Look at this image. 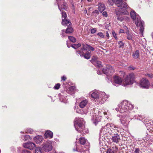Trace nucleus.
I'll return each instance as SVG.
<instances>
[{"mask_svg": "<svg viewBox=\"0 0 153 153\" xmlns=\"http://www.w3.org/2000/svg\"><path fill=\"white\" fill-rule=\"evenodd\" d=\"M130 16L133 21L135 22L136 26L138 27H140V31L142 33L144 29L143 27L144 22L141 21L139 15L136 14V12L134 10L131 11Z\"/></svg>", "mask_w": 153, "mask_h": 153, "instance_id": "1", "label": "nucleus"}, {"mask_svg": "<svg viewBox=\"0 0 153 153\" xmlns=\"http://www.w3.org/2000/svg\"><path fill=\"white\" fill-rule=\"evenodd\" d=\"M133 108V106L126 101H123L119 104L118 108L115 110L120 113L127 112L129 110H131Z\"/></svg>", "mask_w": 153, "mask_h": 153, "instance_id": "2", "label": "nucleus"}, {"mask_svg": "<svg viewBox=\"0 0 153 153\" xmlns=\"http://www.w3.org/2000/svg\"><path fill=\"white\" fill-rule=\"evenodd\" d=\"M100 92L97 91H94L91 94V97L94 99L95 101H97L100 104L104 103L106 100V96L104 95V93L100 95Z\"/></svg>", "mask_w": 153, "mask_h": 153, "instance_id": "3", "label": "nucleus"}, {"mask_svg": "<svg viewBox=\"0 0 153 153\" xmlns=\"http://www.w3.org/2000/svg\"><path fill=\"white\" fill-rule=\"evenodd\" d=\"M127 8H125L123 7H121V8L120 7H119V12H116V13L117 15V18L118 20L121 22L124 19L127 20L129 19L128 17L123 16L122 15L123 13L126 15L129 14V13L126 10V9Z\"/></svg>", "mask_w": 153, "mask_h": 153, "instance_id": "4", "label": "nucleus"}, {"mask_svg": "<svg viewBox=\"0 0 153 153\" xmlns=\"http://www.w3.org/2000/svg\"><path fill=\"white\" fill-rule=\"evenodd\" d=\"M114 128H116V126L112 124L107 123L101 129L100 132L103 134H108L111 135L113 131L112 129H114Z\"/></svg>", "mask_w": 153, "mask_h": 153, "instance_id": "5", "label": "nucleus"}, {"mask_svg": "<svg viewBox=\"0 0 153 153\" xmlns=\"http://www.w3.org/2000/svg\"><path fill=\"white\" fill-rule=\"evenodd\" d=\"M123 0H108L109 4L112 5L115 3L117 7H123L125 8H127L128 6L126 3L123 1Z\"/></svg>", "mask_w": 153, "mask_h": 153, "instance_id": "6", "label": "nucleus"}, {"mask_svg": "<svg viewBox=\"0 0 153 153\" xmlns=\"http://www.w3.org/2000/svg\"><path fill=\"white\" fill-rule=\"evenodd\" d=\"M84 121L82 118L76 121L74 124L76 130L79 132L83 131L84 128Z\"/></svg>", "mask_w": 153, "mask_h": 153, "instance_id": "7", "label": "nucleus"}, {"mask_svg": "<svg viewBox=\"0 0 153 153\" xmlns=\"http://www.w3.org/2000/svg\"><path fill=\"white\" fill-rule=\"evenodd\" d=\"M139 85L141 87L147 89L149 86V82L146 79L143 78L140 80Z\"/></svg>", "mask_w": 153, "mask_h": 153, "instance_id": "8", "label": "nucleus"}, {"mask_svg": "<svg viewBox=\"0 0 153 153\" xmlns=\"http://www.w3.org/2000/svg\"><path fill=\"white\" fill-rule=\"evenodd\" d=\"M43 149L46 152L51 151L53 148L51 143L50 142H47L42 145Z\"/></svg>", "mask_w": 153, "mask_h": 153, "instance_id": "9", "label": "nucleus"}, {"mask_svg": "<svg viewBox=\"0 0 153 153\" xmlns=\"http://www.w3.org/2000/svg\"><path fill=\"white\" fill-rule=\"evenodd\" d=\"M61 13L62 14V25H66L69 23L70 21L66 19L67 17V15L65 12L64 11H62Z\"/></svg>", "mask_w": 153, "mask_h": 153, "instance_id": "10", "label": "nucleus"}, {"mask_svg": "<svg viewBox=\"0 0 153 153\" xmlns=\"http://www.w3.org/2000/svg\"><path fill=\"white\" fill-rule=\"evenodd\" d=\"M23 146L25 148L30 150L33 149L36 146L35 143L31 142L24 143Z\"/></svg>", "mask_w": 153, "mask_h": 153, "instance_id": "11", "label": "nucleus"}, {"mask_svg": "<svg viewBox=\"0 0 153 153\" xmlns=\"http://www.w3.org/2000/svg\"><path fill=\"white\" fill-rule=\"evenodd\" d=\"M59 0H57L58 2V6L60 10L61 11V10L62 9L64 10L66 9L67 8V4L64 2L63 0H61L60 4L59 1Z\"/></svg>", "mask_w": 153, "mask_h": 153, "instance_id": "12", "label": "nucleus"}, {"mask_svg": "<svg viewBox=\"0 0 153 153\" xmlns=\"http://www.w3.org/2000/svg\"><path fill=\"white\" fill-rule=\"evenodd\" d=\"M102 71L105 74H108L109 71L111 72H114V71L112 67L109 65H107L106 68H103L102 70Z\"/></svg>", "mask_w": 153, "mask_h": 153, "instance_id": "13", "label": "nucleus"}, {"mask_svg": "<svg viewBox=\"0 0 153 153\" xmlns=\"http://www.w3.org/2000/svg\"><path fill=\"white\" fill-rule=\"evenodd\" d=\"M112 140L113 142L117 143L120 140V136L117 133L114 134L112 136Z\"/></svg>", "mask_w": 153, "mask_h": 153, "instance_id": "14", "label": "nucleus"}, {"mask_svg": "<svg viewBox=\"0 0 153 153\" xmlns=\"http://www.w3.org/2000/svg\"><path fill=\"white\" fill-rule=\"evenodd\" d=\"M33 140L37 144H39L42 142L43 138L42 136L38 135L34 137Z\"/></svg>", "mask_w": 153, "mask_h": 153, "instance_id": "15", "label": "nucleus"}, {"mask_svg": "<svg viewBox=\"0 0 153 153\" xmlns=\"http://www.w3.org/2000/svg\"><path fill=\"white\" fill-rule=\"evenodd\" d=\"M114 80L115 83L120 84L122 82V79L119 76H115L114 77Z\"/></svg>", "mask_w": 153, "mask_h": 153, "instance_id": "16", "label": "nucleus"}, {"mask_svg": "<svg viewBox=\"0 0 153 153\" xmlns=\"http://www.w3.org/2000/svg\"><path fill=\"white\" fill-rule=\"evenodd\" d=\"M123 83L124 86L128 85H129L133 83V82H132L126 76L125 79L123 81Z\"/></svg>", "mask_w": 153, "mask_h": 153, "instance_id": "17", "label": "nucleus"}, {"mask_svg": "<svg viewBox=\"0 0 153 153\" xmlns=\"http://www.w3.org/2000/svg\"><path fill=\"white\" fill-rule=\"evenodd\" d=\"M98 9L99 10L101 13H102L104 11L105 8V7L104 4L103 3H100L98 4Z\"/></svg>", "mask_w": 153, "mask_h": 153, "instance_id": "18", "label": "nucleus"}, {"mask_svg": "<svg viewBox=\"0 0 153 153\" xmlns=\"http://www.w3.org/2000/svg\"><path fill=\"white\" fill-rule=\"evenodd\" d=\"M45 136L46 138H51L53 137V133L50 131H47L45 133Z\"/></svg>", "mask_w": 153, "mask_h": 153, "instance_id": "19", "label": "nucleus"}, {"mask_svg": "<svg viewBox=\"0 0 153 153\" xmlns=\"http://www.w3.org/2000/svg\"><path fill=\"white\" fill-rule=\"evenodd\" d=\"M88 101L87 100H85L82 101L79 103V106L81 108H84L87 104Z\"/></svg>", "mask_w": 153, "mask_h": 153, "instance_id": "20", "label": "nucleus"}, {"mask_svg": "<svg viewBox=\"0 0 153 153\" xmlns=\"http://www.w3.org/2000/svg\"><path fill=\"white\" fill-rule=\"evenodd\" d=\"M132 56L135 59H137L139 57V51L138 50L136 51L133 53Z\"/></svg>", "mask_w": 153, "mask_h": 153, "instance_id": "21", "label": "nucleus"}, {"mask_svg": "<svg viewBox=\"0 0 153 153\" xmlns=\"http://www.w3.org/2000/svg\"><path fill=\"white\" fill-rule=\"evenodd\" d=\"M126 76L133 82V81L135 77L133 73H131Z\"/></svg>", "mask_w": 153, "mask_h": 153, "instance_id": "22", "label": "nucleus"}, {"mask_svg": "<svg viewBox=\"0 0 153 153\" xmlns=\"http://www.w3.org/2000/svg\"><path fill=\"white\" fill-rule=\"evenodd\" d=\"M73 28L71 26H69L67 28L65 31V33H72L73 32Z\"/></svg>", "mask_w": 153, "mask_h": 153, "instance_id": "23", "label": "nucleus"}, {"mask_svg": "<svg viewBox=\"0 0 153 153\" xmlns=\"http://www.w3.org/2000/svg\"><path fill=\"white\" fill-rule=\"evenodd\" d=\"M91 53L88 52H87L85 54L84 53V57L87 59H89L91 56Z\"/></svg>", "mask_w": 153, "mask_h": 153, "instance_id": "24", "label": "nucleus"}, {"mask_svg": "<svg viewBox=\"0 0 153 153\" xmlns=\"http://www.w3.org/2000/svg\"><path fill=\"white\" fill-rule=\"evenodd\" d=\"M80 143L82 145H84L86 142V140L84 137H81L79 138Z\"/></svg>", "mask_w": 153, "mask_h": 153, "instance_id": "25", "label": "nucleus"}, {"mask_svg": "<svg viewBox=\"0 0 153 153\" xmlns=\"http://www.w3.org/2000/svg\"><path fill=\"white\" fill-rule=\"evenodd\" d=\"M120 121L121 123L123 125L127 124L126 118L125 117L121 118Z\"/></svg>", "mask_w": 153, "mask_h": 153, "instance_id": "26", "label": "nucleus"}, {"mask_svg": "<svg viewBox=\"0 0 153 153\" xmlns=\"http://www.w3.org/2000/svg\"><path fill=\"white\" fill-rule=\"evenodd\" d=\"M100 121V119L97 117H95L93 119V123L95 124V125H96L98 122Z\"/></svg>", "mask_w": 153, "mask_h": 153, "instance_id": "27", "label": "nucleus"}, {"mask_svg": "<svg viewBox=\"0 0 153 153\" xmlns=\"http://www.w3.org/2000/svg\"><path fill=\"white\" fill-rule=\"evenodd\" d=\"M22 138H24L23 140L24 141H26L27 140H30V137L28 135H26L25 136H22Z\"/></svg>", "mask_w": 153, "mask_h": 153, "instance_id": "28", "label": "nucleus"}, {"mask_svg": "<svg viewBox=\"0 0 153 153\" xmlns=\"http://www.w3.org/2000/svg\"><path fill=\"white\" fill-rule=\"evenodd\" d=\"M68 38L69 40L72 42H75L76 41V39L73 36H69Z\"/></svg>", "mask_w": 153, "mask_h": 153, "instance_id": "29", "label": "nucleus"}, {"mask_svg": "<svg viewBox=\"0 0 153 153\" xmlns=\"http://www.w3.org/2000/svg\"><path fill=\"white\" fill-rule=\"evenodd\" d=\"M42 148L40 147H38L36 148L35 150V153H42Z\"/></svg>", "mask_w": 153, "mask_h": 153, "instance_id": "30", "label": "nucleus"}, {"mask_svg": "<svg viewBox=\"0 0 153 153\" xmlns=\"http://www.w3.org/2000/svg\"><path fill=\"white\" fill-rule=\"evenodd\" d=\"M97 58L98 57L97 56H92L91 60V62L92 63H94V62H95L96 61Z\"/></svg>", "mask_w": 153, "mask_h": 153, "instance_id": "31", "label": "nucleus"}, {"mask_svg": "<svg viewBox=\"0 0 153 153\" xmlns=\"http://www.w3.org/2000/svg\"><path fill=\"white\" fill-rule=\"evenodd\" d=\"M106 153H115V151L114 150L113 148L107 150Z\"/></svg>", "mask_w": 153, "mask_h": 153, "instance_id": "32", "label": "nucleus"}, {"mask_svg": "<svg viewBox=\"0 0 153 153\" xmlns=\"http://www.w3.org/2000/svg\"><path fill=\"white\" fill-rule=\"evenodd\" d=\"M88 45L87 44H82V50H86L87 48H88V47L87 46V45Z\"/></svg>", "mask_w": 153, "mask_h": 153, "instance_id": "33", "label": "nucleus"}, {"mask_svg": "<svg viewBox=\"0 0 153 153\" xmlns=\"http://www.w3.org/2000/svg\"><path fill=\"white\" fill-rule=\"evenodd\" d=\"M112 130L113 131L111 134H112V133H117V132L118 131V128L116 127V128H114V129H112Z\"/></svg>", "mask_w": 153, "mask_h": 153, "instance_id": "34", "label": "nucleus"}, {"mask_svg": "<svg viewBox=\"0 0 153 153\" xmlns=\"http://www.w3.org/2000/svg\"><path fill=\"white\" fill-rule=\"evenodd\" d=\"M127 38L128 40H132V34L128 33L127 35Z\"/></svg>", "mask_w": 153, "mask_h": 153, "instance_id": "35", "label": "nucleus"}, {"mask_svg": "<svg viewBox=\"0 0 153 153\" xmlns=\"http://www.w3.org/2000/svg\"><path fill=\"white\" fill-rule=\"evenodd\" d=\"M118 45L119 48L121 47L122 46H123L124 44L121 41H120L118 43Z\"/></svg>", "mask_w": 153, "mask_h": 153, "instance_id": "36", "label": "nucleus"}, {"mask_svg": "<svg viewBox=\"0 0 153 153\" xmlns=\"http://www.w3.org/2000/svg\"><path fill=\"white\" fill-rule=\"evenodd\" d=\"M60 85L59 83L56 84L54 87V88L55 89H58L59 88Z\"/></svg>", "mask_w": 153, "mask_h": 153, "instance_id": "37", "label": "nucleus"}, {"mask_svg": "<svg viewBox=\"0 0 153 153\" xmlns=\"http://www.w3.org/2000/svg\"><path fill=\"white\" fill-rule=\"evenodd\" d=\"M97 35L102 38H103L104 37V34L102 32H100L97 33Z\"/></svg>", "mask_w": 153, "mask_h": 153, "instance_id": "38", "label": "nucleus"}, {"mask_svg": "<svg viewBox=\"0 0 153 153\" xmlns=\"http://www.w3.org/2000/svg\"><path fill=\"white\" fill-rule=\"evenodd\" d=\"M87 46L88 47V48L91 51H94V49L90 45H88Z\"/></svg>", "mask_w": 153, "mask_h": 153, "instance_id": "39", "label": "nucleus"}, {"mask_svg": "<svg viewBox=\"0 0 153 153\" xmlns=\"http://www.w3.org/2000/svg\"><path fill=\"white\" fill-rule=\"evenodd\" d=\"M77 53L79 54L81 56H84V53L83 52H81L80 51H77Z\"/></svg>", "mask_w": 153, "mask_h": 153, "instance_id": "40", "label": "nucleus"}, {"mask_svg": "<svg viewBox=\"0 0 153 153\" xmlns=\"http://www.w3.org/2000/svg\"><path fill=\"white\" fill-rule=\"evenodd\" d=\"M27 132L30 134H33L34 132L32 129L29 128L28 129Z\"/></svg>", "mask_w": 153, "mask_h": 153, "instance_id": "41", "label": "nucleus"}, {"mask_svg": "<svg viewBox=\"0 0 153 153\" xmlns=\"http://www.w3.org/2000/svg\"><path fill=\"white\" fill-rule=\"evenodd\" d=\"M97 29L96 28H94L91 30V33L92 34L95 33Z\"/></svg>", "mask_w": 153, "mask_h": 153, "instance_id": "42", "label": "nucleus"}, {"mask_svg": "<svg viewBox=\"0 0 153 153\" xmlns=\"http://www.w3.org/2000/svg\"><path fill=\"white\" fill-rule=\"evenodd\" d=\"M22 153H31V152L27 150H24L22 151Z\"/></svg>", "mask_w": 153, "mask_h": 153, "instance_id": "43", "label": "nucleus"}, {"mask_svg": "<svg viewBox=\"0 0 153 153\" xmlns=\"http://www.w3.org/2000/svg\"><path fill=\"white\" fill-rule=\"evenodd\" d=\"M120 75L121 76H126L125 75V74L124 72H123V71H120Z\"/></svg>", "mask_w": 153, "mask_h": 153, "instance_id": "44", "label": "nucleus"}, {"mask_svg": "<svg viewBox=\"0 0 153 153\" xmlns=\"http://www.w3.org/2000/svg\"><path fill=\"white\" fill-rule=\"evenodd\" d=\"M113 36L116 39H117V38L116 36V34L115 33L114 31H113L112 33Z\"/></svg>", "mask_w": 153, "mask_h": 153, "instance_id": "45", "label": "nucleus"}, {"mask_svg": "<svg viewBox=\"0 0 153 153\" xmlns=\"http://www.w3.org/2000/svg\"><path fill=\"white\" fill-rule=\"evenodd\" d=\"M76 111L77 113H80L82 114V112L81 111V110H80L79 109L77 108L76 110Z\"/></svg>", "mask_w": 153, "mask_h": 153, "instance_id": "46", "label": "nucleus"}, {"mask_svg": "<svg viewBox=\"0 0 153 153\" xmlns=\"http://www.w3.org/2000/svg\"><path fill=\"white\" fill-rule=\"evenodd\" d=\"M102 15L103 16L106 17H107V13L106 11L103 12L102 13Z\"/></svg>", "mask_w": 153, "mask_h": 153, "instance_id": "47", "label": "nucleus"}, {"mask_svg": "<svg viewBox=\"0 0 153 153\" xmlns=\"http://www.w3.org/2000/svg\"><path fill=\"white\" fill-rule=\"evenodd\" d=\"M97 63L98 64V66L99 67H100L102 65L101 64V62L100 61H97Z\"/></svg>", "mask_w": 153, "mask_h": 153, "instance_id": "48", "label": "nucleus"}, {"mask_svg": "<svg viewBox=\"0 0 153 153\" xmlns=\"http://www.w3.org/2000/svg\"><path fill=\"white\" fill-rule=\"evenodd\" d=\"M139 149L136 148L135 149V150L134 151L135 153H139Z\"/></svg>", "mask_w": 153, "mask_h": 153, "instance_id": "49", "label": "nucleus"}, {"mask_svg": "<svg viewBox=\"0 0 153 153\" xmlns=\"http://www.w3.org/2000/svg\"><path fill=\"white\" fill-rule=\"evenodd\" d=\"M61 79L62 80L65 81L66 79V78L65 76H63L62 77Z\"/></svg>", "mask_w": 153, "mask_h": 153, "instance_id": "50", "label": "nucleus"}, {"mask_svg": "<svg viewBox=\"0 0 153 153\" xmlns=\"http://www.w3.org/2000/svg\"><path fill=\"white\" fill-rule=\"evenodd\" d=\"M75 46H76L77 48L81 46V44H78L77 45H75Z\"/></svg>", "mask_w": 153, "mask_h": 153, "instance_id": "51", "label": "nucleus"}, {"mask_svg": "<svg viewBox=\"0 0 153 153\" xmlns=\"http://www.w3.org/2000/svg\"><path fill=\"white\" fill-rule=\"evenodd\" d=\"M134 67H133L132 66H130L129 68H128V69L129 70H134Z\"/></svg>", "mask_w": 153, "mask_h": 153, "instance_id": "52", "label": "nucleus"}, {"mask_svg": "<svg viewBox=\"0 0 153 153\" xmlns=\"http://www.w3.org/2000/svg\"><path fill=\"white\" fill-rule=\"evenodd\" d=\"M65 32V30H62V35L63 36H64V33Z\"/></svg>", "mask_w": 153, "mask_h": 153, "instance_id": "53", "label": "nucleus"}, {"mask_svg": "<svg viewBox=\"0 0 153 153\" xmlns=\"http://www.w3.org/2000/svg\"><path fill=\"white\" fill-rule=\"evenodd\" d=\"M75 44H74V45H72V48H74V49H76L77 48H76V46H75Z\"/></svg>", "mask_w": 153, "mask_h": 153, "instance_id": "54", "label": "nucleus"}, {"mask_svg": "<svg viewBox=\"0 0 153 153\" xmlns=\"http://www.w3.org/2000/svg\"><path fill=\"white\" fill-rule=\"evenodd\" d=\"M93 13H96V14L99 13L98 11L97 10H94L93 12Z\"/></svg>", "mask_w": 153, "mask_h": 153, "instance_id": "55", "label": "nucleus"}, {"mask_svg": "<svg viewBox=\"0 0 153 153\" xmlns=\"http://www.w3.org/2000/svg\"><path fill=\"white\" fill-rule=\"evenodd\" d=\"M106 36L107 37H108V38L109 37V33L108 31L106 32Z\"/></svg>", "mask_w": 153, "mask_h": 153, "instance_id": "56", "label": "nucleus"}, {"mask_svg": "<svg viewBox=\"0 0 153 153\" xmlns=\"http://www.w3.org/2000/svg\"><path fill=\"white\" fill-rule=\"evenodd\" d=\"M74 87H71L70 88V90H74Z\"/></svg>", "mask_w": 153, "mask_h": 153, "instance_id": "57", "label": "nucleus"}, {"mask_svg": "<svg viewBox=\"0 0 153 153\" xmlns=\"http://www.w3.org/2000/svg\"><path fill=\"white\" fill-rule=\"evenodd\" d=\"M120 33H123V30H120Z\"/></svg>", "mask_w": 153, "mask_h": 153, "instance_id": "58", "label": "nucleus"}, {"mask_svg": "<svg viewBox=\"0 0 153 153\" xmlns=\"http://www.w3.org/2000/svg\"><path fill=\"white\" fill-rule=\"evenodd\" d=\"M97 73L98 74H101V73H100V71H97Z\"/></svg>", "mask_w": 153, "mask_h": 153, "instance_id": "59", "label": "nucleus"}, {"mask_svg": "<svg viewBox=\"0 0 153 153\" xmlns=\"http://www.w3.org/2000/svg\"><path fill=\"white\" fill-rule=\"evenodd\" d=\"M152 38L153 39V33H152Z\"/></svg>", "mask_w": 153, "mask_h": 153, "instance_id": "60", "label": "nucleus"}, {"mask_svg": "<svg viewBox=\"0 0 153 153\" xmlns=\"http://www.w3.org/2000/svg\"><path fill=\"white\" fill-rule=\"evenodd\" d=\"M88 1H91V0H87Z\"/></svg>", "mask_w": 153, "mask_h": 153, "instance_id": "61", "label": "nucleus"}, {"mask_svg": "<svg viewBox=\"0 0 153 153\" xmlns=\"http://www.w3.org/2000/svg\"><path fill=\"white\" fill-rule=\"evenodd\" d=\"M66 22H65V23H66Z\"/></svg>", "mask_w": 153, "mask_h": 153, "instance_id": "62", "label": "nucleus"}, {"mask_svg": "<svg viewBox=\"0 0 153 153\" xmlns=\"http://www.w3.org/2000/svg\"><path fill=\"white\" fill-rule=\"evenodd\" d=\"M151 76H152V77H151V78L152 77V75H151Z\"/></svg>", "mask_w": 153, "mask_h": 153, "instance_id": "63", "label": "nucleus"}]
</instances>
